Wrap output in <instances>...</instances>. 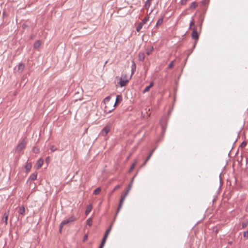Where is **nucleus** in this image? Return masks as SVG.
Segmentation results:
<instances>
[{
	"instance_id": "obj_1",
	"label": "nucleus",
	"mask_w": 248,
	"mask_h": 248,
	"mask_svg": "<svg viewBox=\"0 0 248 248\" xmlns=\"http://www.w3.org/2000/svg\"><path fill=\"white\" fill-rule=\"evenodd\" d=\"M122 100V96L120 95H117L116 98V100H115V102L113 104V105L112 106V108H111V109L109 108H108V106L106 105L105 106V108H104L105 111L106 113H110L111 112H112L115 109V107L116 105L117 104L119 103Z\"/></svg>"
},
{
	"instance_id": "obj_2",
	"label": "nucleus",
	"mask_w": 248,
	"mask_h": 248,
	"mask_svg": "<svg viewBox=\"0 0 248 248\" xmlns=\"http://www.w3.org/2000/svg\"><path fill=\"white\" fill-rule=\"evenodd\" d=\"M27 141L26 138H24L17 145L16 147V150L18 152L21 151L23 149H24L27 144Z\"/></svg>"
},
{
	"instance_id": "obj_3",
	"label": "nucleus",
	"mask_w": 248,
	"mask_h": 248,
	"mask_svg": "<svg viewBox=\"0 0 248 248\" xmlns=\"http://www.w3.org/2000/svg\"><path fill=\"white\" fill-rule=\"evenodd\" d=\"M78 217H77L73 215L71 216H70L69 218H68L67 219H66L64 220L63 221H62V225H65L68 224L69 223H72V222H74V221H76L77 220H78Z\"/></svg>"
},
{
	"instance_id": "obj_4",
	"label": "nucleus",
	"mask_w": 248,
	"mask_h": 248,
	"mask_svg": "<svg viewBox=\"0 0 248 248\" xmlns=\"http://www.w3.org/2000/svg\"><path fill=\"white\" fill-rule=\"evenodd\" d=\"M192 38L195 40L194 44L193 45V47L194 48L196 45L197 42L199 39V35L196 28H193L192 29V33L191 34Z\"/></svg>"
},
{
	"instance_id": "obj_5",
	"label": "nucleus",
	"mask_w": 248,
	"mask_h": 248,
	"mask_svg": "<svg viewBox=\"0 0 248 248\" xmlns=\"http://www.w3.org/2000/svg\"><path fill=\"white\" fill-rule=\"evenodd\" d=\"M126 194H123L122 195H121V199H120V203H119V206H118V209H117V212H116V214H118V212L120 211V210H121L123 205V203L125 200V199L126 197Z\"/></svg>"
},
{
	"instance_id": "obj_6",
	"label": "nucleus",
	"mask_w": 248,
	"mask_h": 248,
	"mask_svg": "<svg viewBox=\"0 0 248 248\" xmlns=\"http://www.w3.org/2000/svg\"><path fill=\"white\" fill-rule=\"evenodd\" d=\"M110 126L108 125L105 126L101 130L100 132V135L103 136H106L110 131Z\"/></svg>"
},
{
	"instance_id": "obj_7",
	"label": "nucleus",
	"mask_w": 248,
	"mask_h": 248,
	"mask_svg": "<svg viewBox=\"0 0 248 248\" xmlns=\"http://www.w3.org/2000/svg\"><path fill=\"white\" fill-rule=\"evenodd\" d=\"M129 81V79H123L122 78H120L119 85L121 87H124L126 86L127 83Z\"/></svg>"
},
{
	"instance_id": "obj_8",
	"label": "nucleus",
	"mask_w": 248,
	"mask_h": 248,
	"mask_svg": "<svg viewBox=\"0 0 248 248\" xmlns=\"http://www.w3.org/2000/svg\"><path fill=\"white\" fill-rule=\"evenodd\" d=\"M9 211L5 212L4 214L3 217L2 218V221H3L5 222V224H7V220H8V216H9Z\"/></svg>"
},
{
	"instance_id": "obj_9",
	"label": "nucleus",
	"mask_w": 248,
	"mask_h": 248,
	"mask_svg": "<svg viewBox=\"0 0 248 248\" xmlns=\"http://www.w3.org/2000/svg\"><path fill=\"white\" fill-rule=\"evenodd\" d=\"M154 82H151L150 84V85L148 86H147L142 91V93H146L148 92L151 88H152L154 86Z\"/></svg>"
},
{
	"instance_id": "obj_10",
	"label": "nucleus",
	"mask_w": 248,
	"mask_h": 248,
	"mask_svg": "<svg viewBox=\"0 0 248 248\" xmlns=\"http://www.w3.org/2000/svg\"><path fill=\"white\" fill-rule=\"evenodd\" d=\"M131 77L134 74V72L136 71V65L134 61L132 62V64H131Z\"/></svg>"
},
{
	"instance_id": "obj_11",
	"label": "nucleus",
	"mask_w": 248,
	"mask_h": 248,
	"mask_svg": "<svg viewBox=\"0 0 248 248\" xmlns=\"http://www.w3.org/2000/svg\"><path fill=\"white\" fill-rule=\"evenodd\" d=\"M44 160L42 158H40L39 159H38L36 163L37 168H40L42 166Z\"/></svg>"
},
{
	"instance_id": "obj_12",
	"label": "nucleus",
	"mask_w": 248,
	"mask_h": 248,
	"mask_svg": "<svg viewBox=\"0 0 248 248\" xmlns=\"http://www.w3.org/2000/svg\"><path fill=\"white\" fill-rule=\"evenodd\" d=\"M154 151H155V149H153L150 152L149 155H148L147 158L146 159V160L144 162V165H145L148 161V160L150 159V158L152 156L153 154L154 153Z\"/></svg>"
},
{
	"instance_id": "obj_13",
	"label": "nucleus",
	"mask_w": 248,
	"mask_h": 248,
	"mask_svg": "<svg viewBox=\"0 0 248 248\" xmlns=\"http://www.w3.org/2000/svg\"><path fill=\"white\" fill-rule=\"evenodd\" d=\"M193 28H195V25L193 17H192L191 20L190 21L189 23V29L192 31V29Z\"/></svg>"
},
{
	"instance_id": "obj_14",
	"label": "nucleus",
	"mask_w": 248,
	"mask_h": 248,
	"mask_svg": "<svg viewBox=\"0 0 248 248\" xmlns=\"http://www.w3.org/2000/svg\"><path fill=\"white\" fill-rule=\"evenodd\" d=\"M25 68V65L23 63H20L18 66V70L20 72H22Z\"/></svg>"
},
{
	"instance_id": "obj_15",
	"label": "nucleus",
	"mask_w": 248,
	"mask_h": 248,
	"mask_svg": "<svg viewBox=\"0 0 248 248\" xmlns=\"http://www.w3.org/2000/svg\"><path fill=\"white\" fill-rule=\"evenodd\" d=\"M112 225H113V224L111 223L110 224V225L109 226V228L106 230V232H105V233L104 234V236H107L108 237V235H109V233L111 231V228L112 227Z\"/></svg>"
},
{
	"instance_id": "obj_16",
	"label": "nucleus",
	"mask_w": 248,
	"mask_h": 248,
	"mask_svg": "<svg viewBox=\"0 0 248 248\" xmlns=\"http://www.w3.org/2000/svg\"><path fill=\"white\" fill-rule=\"evenodd\" d=\"M41 45V42L40 40H37L35 42L33 45V47L34 48H38L40 47Z\"/></svg>"
},
{
	"instance_id": "obj_17",
	"label": "nucleus",
	"mask_w": 248,
	"mask_h": 248,
	"mask_svg": "<svg viewBox=\"0 0 248 248\" xmlns=\"http://www.w3.org/2000/svg\"><path fill=\"white\" fill-rule=\"evenodd\" d=\"M139 60L141 61H143L145 59L144 53L143 52H140L139 53Z\"/></svg>"
},
{
	"instance_id": "obj_18",
	"label": "nucleus",
	"mask_w": 248,
	"mask_h": 248,
	"mask_svg": "<svg viewBox=\"0 0 248 248\" xmlns=\"http://www.w3.org/2000/svg\"><path fill=\"white\" fill-rule=\"evenodd\" d=\"M37 173L34 172L31 174L30 176V179L31 180L34 181L37 179Z\"/></svg>"
},
{
	"instance_id": "obj_19",
	"label": "nucleus",
	"mask_w": 248,
	"mask_h": 248,
	"mask_svg": "<svg viewBox=\"0 0 248 248\" xmlns=\"http://www.w3.org/2000/svg\"><path fill=\"white\" fill-rule=\"evenodd\" d=\"M25 212V209L24 206H21V207H19V211H18L19 214H20L22 215H24Z\"/></svg>"
},
{
	"instance_id": "obj_20",
	"label": "nucleus",
	"mask_w": 248,
	"mask_h": 248,
	"mask_svg": "<svg viewBox=\"0 0 248 248\" xmlns=\"http://www.w3.org/2000/svg\"><path fill=\"white\" fill-rule=\"evenodd\" d=\"M31 163L30 162H27L25 165V168L26 169L27 171H29L31 168Z\"/></svg>"
},
{
	"instance_id": "obj_21",
	"label": "nucleus",
	"mask_w": 248,
	"mask_h": 248,
	"mask_svg": "<svg viewBox=\"0 0 248 248\" xmlns=\"http://www.w3.org/2000/svg\"><path fill=\"white\" fill-rule=\"evenodd\" d=\"M111 98L110 96H107L105 97L103 100V102L105 104L109 105V102Z\"/></svg>"
},
{
	"instance_id": "obj_22",
	"label": "nucleus",
	"mask_w": 248,
	"mask_h": 248,
	"mask_svg": "<svg viewBox=\"0 0 248 248\" xmlns=\"http://www.w3.org/2000/svg\"><path fill=\"white\" fill-rule=\"evenodd\" d=\"M92 205L90 204V205H88L87 206L86 210L85 211L86 215H87L89 214L91 212V211H92Z\"/></svg>"
},
{
	"instance_id": "obj_23",
	"label": "nucleus",
	"mask_w": 248,
	"mask_h": 248,
	"mask_svg": "<svg viewBox=\"0 0 248 248\" xmlns=\"http://www.w3.org/2000/svg\"><path fill=\"white\" fill-rule=\"evenodd\" d=\"M151 0H147V1H146V3H145V5H144V7L146 8V9H148L149 8V7L151 5Z\"/></svg>"
},
{
	"instance_id": "obj_24",
	"label": "nucleus",
	"mask_w": 248,
	"mask_h": 248,
	"mask_svg": "<svg viewBox=\"0 0 248 248\" xmlns=\"http://www.w3.org/2000/svg\"><path fill=\"white\" fill-rule=\"evenodd\" d=\"M143 25H143V24H142L141 22L139 23L138 24V25H137V27H136V31H137L138 32H139V31H140V30L142 29V27H143Z\"/></svg>"
},
{
	"instance_id": "obj_25",
	"label": "nucleus",
	"mask_w": 248,
	"mask_h": 248,
	"mask_svg": "<svg viewBox=\"0 0 248 248\" xmlns=\"http://www.w3.org/2000/svg\"><path fill=\"white\" fill-rule=\"evenodd\" d=\"M133 179H132V181H131V184H130L128 186V187H127V190H126V191L124 193V194H126V196L128 195L130 189H131V187L132 186V183L133 182Z\"/></svg>"
},
{
	"instance_id": "obj_26",
	"label": "nucleus",
	"mask_w": 248,
	"mask_h": 248,
	"mask_svg": "<svg viewBox=\"0 0 248 248\" xmlns=\"http://www.w3.org/2000/svg\"><path fill=\"white\" fill-rule=\"evenodd\" d=\"M153 50V47H151L146 49V53L147 55H149L151 54Z\"/></svg>"
},
{
	"instance_id": "obj_27",
	"label": "nucleus",
	"mask_w": 248,
	"mask_h": 248,
	"mask_svg": "<svg viewBox=\"0 0 248 248\" xmlns=\"http://www.w3.org/2000/svg\"><path fill=\"white\" fill-rule=\"evenodd\" d=\"M198 6V3L196 2H193L191 4L190 7L192 9H195Z\"/></svg>"
},
{
	"instance_id": "obj_28",
	"label": "nucleus",
	"mask_w": 248,
	"mask_h": 248,
	"mask_svg": "<svg viewBox=\"0 0 248 248\" xmlns=\"http://www.w3.org/2000/svg\"><path fill=\"white\" fill-rule=\"evenodd\" d=\"M101 189L100 187H97L94 190L93 194L94 195H98L101 192Z\"/></svg>"
},
{
	"instance_id": "obj_29",
	"label": "nucleus",
	"mask_w": 248,
	"mask_h": 248,
	"mask_svg": "<svg viewBox=\"0 0 248 248\" xmlns=\"http://www.w3.org/2000/svg\"><path fill=\"white\" fill-rule=\"evenodd\" d=\"M136 163H137V161L136 160V161H135V162L133 163H132L131 164L130 169H129L130 172L131 171L134 169Z\"/></svg>"
},
{
	"instance_id": "obj_30",
	"label": "nucleus",
	"mask_w": 248,
	"mask_h": 248,
	"mask_svg": "<svg viewBox=\"0 0 248 248\" xmlns=\"http://www.w3.org/2000/svg\"><path fill=\"white\" fill-rule=\"evenodd\" d=\"M209 0H203L202 1V4L203 6H207L209 4Z\"/></svg>"
},
{
	"instance_id": "obj_31",
	"label": "nucleus",
	"mask_w": 248,
	"mask_h": 248,
	"mask_svg": "<svg viewBox=\"0 0 248 248\" xmlns=\"http://www.w3.org/2000/svg\"><path fill=\"white\" fill-rule=\"evenodd\" d=\"M32 151L33 152V153H34L35 154H38L39 153L40 150H39V148H38L37 147H34L32 149Z\"/></svg>"
},
{
	"instance_id": "obj_32",
	"label": "nucleus",
	"mask_w": 248,
	"mask_h": 248,
	"mask_svg": "<svg viewBox=\"0 0 248 248\" xmlns=\"http://www.w3.org/2000/svg\"><path fill=\"white\" fill-rule=\"evenodd\" d=\"M149 20V17L148 16H146L144 17V18L142 20V21L141 22H140L142 24L144 25L146 23V22L148 21V20Z\"/></svg>"
},
{
	"instance_id": "obj_33",
	"label": "nucleus",
	"mask_w": 248,
	"mask_h": 248,
	"mask_svg": "<svg viewBox=\"0 0 248 248\" xmlns=\"http://www.w3.org/2000/svg\"><path fill=\"white\" fill-rule=\"evenodd\" d=\"M162 23H163V18H159L156 22V26H159V25H161Z\"/></svg>"
},
{
	"instance_id": "obj_34",
	"label": "nucleus",
	"mask_w": 248,
	"mask_h": 248,
	"mask_svg": "<svg viewBox=\"0 0 248 248\" xmlns=\"http://www.w3.org/2000/svg\"><path fill=\"white\" fill-rule=\"evenodd\" d=\"M87 224L89 226H92V219H91V218H89L87 220Z\"/></svg>"
},
{
	"instance_id": "obj_35",
	"label": "nucleus",
	"mask_w": 248,
	"mask_h": 248,
	"mask_svg": "<svg viewBox=\"0 0 248 248\" xmlns=\"http://www.w3.org/2000/svg\"><path fill=\"white\" fill-rule=\"evenodd\" d=\"M50 149L51 152H54L57 150V148L54 145H51L50 146Z\"/></svg>"
},
{
	"instance_id": "obj_36",
	"label": "nucleus",
	"mask_w": 248,
	"mask_h": 248,
	"mask_svg": "<svg viewBox=\"0 0 248 248\" xmlns=\"http://www.w3.org/2000/svg\"><path fill=\"white\" fill-rule=\"evenodd\" d=\"M174 66V62L172 61L168 65V68L169 69H171Z\"/></svg>"
},
{
	"instance_id": "obj_37",
	"label": "nucleus",
	"mask_w": 248,
	"mask_h": 248,
	"mask_svg": "<svg viewBox=\"0 0 248 248\" xmlns=\"http://www.w3.org/2000/svg\"><path fill=\"white\" fill-rule=\"evenodd\" d=\"M107 237H108L105 236H104V237H103V239H102V242H101V244H103V245H105V242H106V240H107Z\"/></svg>"
},
{
	"instance_id": "obj_38",
	"label": "nucleus",
	"mask_w": 248,
	"mask_h": 248,
	"mask_svg": "<svg viewBox=\"0 0 248 248\" xmlns=\"http://www.w3.org/2000/svg\"><path fill=\"white\" fill-rule=\"evenodd\" d=\"M247 142L246 141H243L242 143L240 145V147L241 148H245L247 145Z\"/></svg>"
},
{
	"instance_id": "obj_39",
	"label": "nucleus",
	"mask_w": 248,
	"mask_h": 248,
	"mask_svg": "<svg viewBox=\"0 0 248 248\" xmlns=\"http://www.w3.org/2000/svg\"><path fill=\"white\" fill-rule=\"evenodd\" d=\"M64 225H62V222L61 223L60 225V228H59V232H61L63 228V227Z\"/></svg>"
},
{
	"instance_id": "obj_40",
	"label": "nucleus",
	"mask_w": 248,
	"mask_h": 248,
	"mask_svg": "<svg viewBox=\"0 0 248 248\" xmlns=\"http://www.w3.org/2000/svg\"><path fill=\"white\" fill-rule=\"evenodd\" d=\"M187 0H181L180 3L182 5H185Z\"/></svg>"
},
{
	"instance_id": "obj_41",
	"label": "nucleus",
	"mask_w": 248,
	"mask_h": 248,
	"mask_svg": "<svg viewBox=\"0 0 248 248\" xmlns=\"http://www.w3.org/2000/svg\"><path fill=\"white\" fill-rule=\"evenodd\" d=\"M120 187H121V185H117L115 186L113 191H114L116 190L117 189L120 188Z\"/></svg>"
},
{
	"instance_id": "obj_42",
	"label": "nucleus",
	"mask_w": 248,
	"mask_h": 248,
	"mask_svg": "<svg viewBox=\"0 0 248 248\" xmlns=\"http://www.w3.org/2000/svg\"><path fill=\"white\" fill-rule=\"evenodd\" d=\"M244 237L248 238V231L244 232Z\"/></svg>"
},
{
	"instance_id": "obj_43",
	"label": "nucleus",
	"mask_w": 248,
	"mask_h": 248,
	"mask_svg": "<svg viewBox=\"0 0 248 248\" xmlns=\"http://www.w3.org/2000/svg\"><path fill=\"white\" fill-rule=\"evenodd\" d=\"M87 239H88V235H84V236L83 237V241L85 242L86 241H87Z\"/></svg>"
},
{
	"instance_id": "obj_44",
	"label": "nucleus",
	"mask_w": 248,
	"mask_h": 248,
	"mask_svg": "<svg viewBox=\"0 0 248 248\" xmlns=\"http://www.w3.org/2000/svg\"><path fill=\"white\" fill-rule=\"evenodd\" d=\"M247 223H243L242 224V228H245V227H246L247 226Z\"/></svg>"
},
{
	"instance_id": "obj_45",
	"label": "nucleus",
	"mask_w": 248,
	"mask_h": 248,
	"mask_svg": "<svg viewBox=\"0 0 248 248\" xmlns=\"http://www.w3.org/2000/svg\"><path fill=\"white\" fill-rule=\"evenodd\" d=\"M104 245L101 244L99 248H103Z\"/></svg>"
},
{
	"instance_id": "obj_46",
	"label": "nucleus",
	"mask_w": 248,
	"mask_h": 248,
	"mask_svg": "<svg viewBox=\"0 0 248 248\" xmlns=\"http://www.w3.org/2000/svg\"><path fill=\"white\" fill-rule=\"evenodd\" d=\"M49 157H46V161H47H47H49Z\"/></svg>"
},
{
	"instance_id": "obj_47",
	"label": "nucleus",
	"mask_w": 248,
	"mask_h": 248,
	"mask_svg": "<svg viewBox=\"0 0 248 248\" xmlns=\"http://www.w3.org/2000/svg\"><path fill=\"white\" fill-rule=\"evenodd\" d=\"M124 78L127 79L126 78V75L123 76Z\"/></svg>"
},
{
	"instance_id": "obj_48",
	"label": "nucleus",
	"mask_w": 248,
	"mask_h": 248,
	"mask_svg": "<svg viewBox=\"0 0 248 248\" xmlns=\"http://www.w3.org/2000/svg\"><path fill=\"white\" fill-rule=\"evenodd\" d=\"M202 23H201V24L200 25V29H202Z\"/></svg>"
}]
</instances>
